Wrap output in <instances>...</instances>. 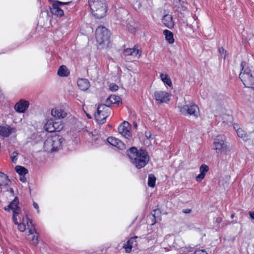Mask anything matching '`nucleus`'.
<instances>
[{
  "instance_id": "obj_8",
  "label": "nucleus",
  "mask_w": 254,
  "mask_h": 254,
  "mask_svg": "<svg viewBox=\"0 0 254 254\" xmlns=\"http://www.w3.org/2000/svg\"><path fill=\"white\" fill-rule=\"evenodd\" d=\"M225 136L223 135H219L214 139L213 149L215 150L218 154H222L225 152L226 145L225 143Z\"/></svg>"
},
{
  "instance_id": "obj_44",
  "label": "nucleus",
  "mask_w": 254,
  "mask_h": 254,
  "mask_svg": "<svg viewBox=\"0 0 254 254\" xmlns=\"http://www.w3.org/2000/svg\"><path fill=\"white\" fill-rule=\"evenodd\" d=\"M151 134L150 131L145 132V136L147 138H148V139L151 138Z\"/></svg>"
},
{
  "instance_id": "obj_21",
  "label": "nucleus",
  "mask_w": 254,
  "mask_h": 254,
  "mask_svg": "<svg viewBox=\"0 0 254 254\" xmlns=\"http://www.w3.org/2000/svg\"><path fill=\"white\" fill-rule=\"evenodd\" d=\"M9 182L7 176L0 172V187L8 185Z\"/></svg>"
},
{
  "instance_id": "obj_17",
  "label": "nucleus",
  "mask_w": 254,
  "mask_h": 254,
  "mask_svg": "<svg viewBox=\"0 0 254 254\" xmlns=\"http://www.w3.org/2000/svg\"><path fill=\"white\" fill-rule=\"evenodd\" d=\"M51 115L56 119H61L65 117L67 114L61 108H55L52 110Z\"/></svg>"
},
{
  "instance_id": "obj_30",
  "label": "nucleus",
  "mask_w": 254,
  "mask_h": 254,
  "mask_svg": "<svg viewBox=\"0 0 254 254\" xmlns=\"http://www.w3.org/2000/svg\"><path fill=\"white\" fill-rule=\"evenodd\" d=\"M26 226L29 230V235H33L36 231L35 230V227L32 224V222L31 220H29L28 224H26Z\"/></svg>"
},
{
  "instance_id": "obj_6",
  "label": "nucleus",
  "mask_w": 254,
  "mask_h": 254,
  "mask_svg": "<svg viewBox=\"0 0 254 254\" xmlns=\"http://www.w3.org/2000/svg\"><path fill=\"white\" fill-rule=\"evenodd\" d=\"M110 37V31L105 27L99 26L96 30V39L97 42L100 44L108 43Z\"/></svg>"
},
{
  "instance_id": "obj_49",
  "label": "nucleus",
  "mask_w": 254,
  "mask_h": 254,
  "mask_svg": "<svg viewBox=\"0 0 254 254\" xmlns=\"http://www.w3.org/2000/svg\"><path fill=\"white\" fill-rule=\"evenodd\" d=\"M140 3H138V8H139V7H140Z\"/></svg>"
},
{
  "instance_id": "obj_29",
  "label": "nucleus",
  "mask_w": 254,
  "mask_h": 254,
  "mask_svg": "<svg viewBox=\"0 0 254 254\" xmlns=\"http://www.w3.org/2000/svg\"><path fill=\"white\" fill-rule=\"evenodd\" d=\"M156 178L153 174H150L148 176V185L149 187L153 188L155 185Z\"/></svg>"
},
{
  "instance_id": "obj_1",
  "label": "nucleus",
  "mask_w": 254,
  "mask_h": 254,
  "mask_svg": "<svg viewBox=\"0 0 254 254\" xmlns=\"http://www.w3.org/2000/svg\"><path fill=\"white\" fill-rule=\"evenodd\" d=\"M131 163L138 169L144 167L149 160L147 152L142 149L137 151L135 147H131L127 151Z\"/></svg>"
},
{
  "instance_id": "obj_39",
  "label": "nucleus",
  "mask_w": 254,
  "mask_h": 254,
  "mask_svg": "<svg viewBox=\"0 0 254 254\" xmlns=\"http://www.w3.org/2000/svg\"><path fill=\"white\" fill-rule=\"evenodd\" d=\"M30 220H29L28 217L27 215L25 216H24L22 219V224H25L26 225L27 224H28V222Z\"/></svg>"
},
{
  "instance_id": "obj_20",
  "label": "nucleus",
  "mask_w": 254,
  "mask_h": 254,
  "mask_svg": "<svg viewBox=\"0 0 254 254\" xmlns=\"http://www.w3.org/2000/svg\"><path fill=\"white\" fill-rule=\"evenodd\" d=\"M120 102V98L116 95H111L106 101L107 105L109 104H119Z\"/></svg>"
},
{
  "instance_id": "obj_14",
  "label": "nucleus",
  "mask_w": 254,
  "mask_h": 254,
  "mask_svg": "<svg viewBox=\"0 0 254 254\" xmlns=\"http://www.w3.org/2000/svg\"><path fill=\"white\" fill-rule=\"evenodd\" d=\"M17 129L9 126H0V135L3 137H8L11 134L16 132Z\"/></svg>"
},
{
  "instance_id": "obj_2",
  "label": "nucleus",
  "mask_w": 254,
  "mask_h": 254,
  "mask_svg": "<svg viewBox=\"0 0 254 254\" xmlns=\"http://www.w3.org/2000/svg\"><path fill=\"white\" fill-rule=\"evenodd\" d=\"M64 138L60 135H55L48 137L45 141L44 148L49 152H56L62 148Z\"/></svg>"
},
{
  "instance_id": "obj_12",
  "label": "nucleus",
  "mask_w": 254,
  "mask_h": 254,
  "mask_svg": "<svg viewBox=\"0 0 254 254\" xmlns=\"http://www.w3.org/2000/svg\"><path fill=\"white\" fill-rule=\"evenodd\" d=\"M171 94L163 91H156L154 93V98L158 104L167 103L170 99Z\"/></svg>"
},
{
  "instance_id": "obj_27",
  "label": "nucleus",
  "mask_w": 254,
  "mask_h": 254,
  "mask_svg": "<svg viewBox=\"0 0 254 254\" xmlns=\"http://www.w3.org/2000/svg\"><path fill=\"white\" fill-rule=\"evenodd\" d=\"M16 172L20 175H25L28 173V170L25 168L20 166H16L15 167Z\"/></svg>"
},
{
  "instance_id": "obj_43",
  "label": "nucleus",
  "mask_w": 254,
  "mask_h": 254,
  "mask_svg": "<svg viewBox=\"0 0 254 254\" xmlns=\"http://www.w3.org/2000/svg\"><path fill=\"white\" fill-rule=\"evenodd\" d=\"M33 206H34V208L37 210V212H38V213H39V206H38V204L37 203H36V202H33Z\"/></svg>"
},
{
  "instance_id": "obj_13",
  "label": "nucleus",
  "mask_w": 254,
  "mask_h": 254,
  "mask_svg": "<svg viewBox=\"0 0 254 254\" xmlns=\"http://www.w3.org/2000/svg\"><path fill=\"white\" fill-rule=\"evenodd\" d=\"M124 54L125 56H131L134 58L138 59L141 54V51L138 46L135 45L133 48H127L124 50Z\"/></svg>"
},
{
  "instance_id": "obj_28",
  "label": "nucleus",
  "mask_w": 254,
  "mask_h": 254,
  "mask_svg": "<svg viewBox=\"0 0 254 254\" xmlns=\"http://www.w3.org/2000/svg\"><path fill=\"white\" fill-rule=\"evenodd\" d=\"M53 125H54L55 132L62 130L64 127V124L61 121L53 122Z\"/></svg>"
},
{
  "instance_id": "obj_24",
  "label": "nucleus",
  "mask_w": 254,
  "mask_h": 254,
  "mask_svg": "<svg viewBox=\"0 0 254 254\" xmlns=\"http://www.w3.org/2000/svg\"><path fill=\"white\" fill-rule=\"evenodd\" d=\"M134 242V239L133 238H131L129 239L127 244L124 245V248L125 249L126 252L127 253H129L131 251V248L132 247V244Z\"/></svg>"
},
{
  "instance_id": "obj_22",
  "label": "nucleus",
  "mask_w": 254,
  "mask_h": 254,
  "mask_svg": "<svg viewBox=\"0 0 254 254\" xmlns=\"http://www.w3.org/2000/svg\"><path fill=\"white\" fill-rule=\"evenodd\" d=\"M58 74L60 76H67L69 74V71L68 69L67 68L66 66L62 65L61 66L58 71Z\"/></svg>"
},
{
  "instance_id": "obj_46",
  "label": "nucleus",
  "mask_w": 254,
  "mask_h": 254,
  "mask_svg": "<svg viewBox=\"0 0 254 254\" xmlns=\"http://www.w3.org/2000/svg\"><path fill=\"white\" fill-rule=\"evenodd\" d=\"M249 213H250V215L252 219H254V211L250 212Z\"/></svg>"
},
{
  "instance_id": "obj_16",
  "label": "nucleus",
  "mask_w": 254,
  "mask_h": 254,
  "mask_svg": "<svg viewBox=\"0 0 254 254\" xmlns=\"http://www.w3.org/2000/svg\"><path fill=\"white\" fill-rule=\"evenodd\" d=\"M29 102L25 100H20L17 103L14 107L16 111L19 113H24L28 108Z\"/></svg>"
},
{
  "instance_id": "obj_32",
  "label": "nucleus",
  "mask_w": 254,
  "mask_h": 254,
  "mask_svg": "<svg viewBox=\"0 0 254 254\" xmlns=\"http://www.w3.org/2000/svg\"><path fill=\"white\" fill-rule=\"evenodd\" d=\"M32 235L31 243L33 245L36 246L38 244V234L36 232H35Z\"/></svg>"
},
{
  "instance_id": "obj_42",
  "label": "nucleus",
  "mask_w": 254,
  "mask_h": 254,
  "mask_svg": "<svg viewBox=\"0 0 254 254\" xmlns=\"http://www.w3.org/2000/svg\"><path fill=\"white\" fill-rule=\"evenodd\" d=\"M182 212L185 214H189L191 212V209L190 208L184 209L182 210Z\"/></svg>"
},
{
  "instance_id": "obj_4",
  "label": "nucleus",
  "mask_w": 254,
  "mask_h": 254,
  "mask_svg": "<svg viewBox=\"0 0 254 254\" xmlns=\"http://www.w3.org/2000/svg\"><path fill=\"white\" fill-rule=\"evenodd\" d=\"M241 71L239 74V78L247 88L254 89V78L250 72V69L247 66L246 62H242L241 64Z\"/></svg>"
},
{
  "instance_id": "obj_26",
  "label": "nucleus",
  "mask_w": 254,
  "mask_h": 254,
  "mask_svg": "<svg viewBox=\"0 0 254 254\" xmlns=\"http://www.w3.org/2000/svg\"><path fill=\"white\" fill-rule=\"evenodd\" d=\"M161 78L162 81L168 85L169 86H171L172 85V83L171 80L169 76L166 74L161 73L160 74Z\"/></svg>"
},
{
  "instance_id": "obj_37",
  "label": "nucleus",
  "mask_w": 254,
  "mask_h": 254,
  "mask_svg": "<svg viewBox=\"0 0 254 254\" xmlns=\"http://www.w3.org/2000/svg\"><path fill=\"white\" fill-rule=\"evenodd\" d=\"M205 175L202 174V173H200L196 177V181L197 182H200L205 177Z\"/></svg>"
},
{
  "instance_id": "obj_5",
  "label": "nucleus",
  "mask_w": 254,
  "mask_h": 254,
  "mask_svg": "<svg viewBox=\"0 0 254 254\" xmlns=\"http://www.w3.org/2000/svg\"><path fill=\"white\" fill-rule=\"evenodd\" d=\"M110 110L109 105L107 104H101L98 106L97 113L95 114V118L98 124H103L106 122Z\"/></svg>"
},
{
  "instance_id": "obj_38",
  "label": "nucleus",
  "mask_w": 254,
  "mask_h": 254,
  "mask_svg": "<svg viewBox=\"0 0 254 254\" xmlns=\"http://www.w3.org/2000/svg\"><path fill=\"white\" fill-rule=\"evenodd\" d=\"M18 155V153L16 152H14L12 153V156L11 157V160L13 162L15 163L17 160V156Z\"/></svg>"
},
{
  "instance_id": "obj_47",
  "label": "nucleus",
  "mask_w": 254,
  "mask_h": 254,
  "mask_svg": "<svg viewBox=\"0 0 254 254\" xmlns=\"http://www.w3.org/2000/svg\"><path fill=\"white\" fill-rule=\"evenodd\" d=\"M87 117H88L89 119H91V116H89V115H88V114L87 115Z\"/></svg>"
},
{
  "instance_id": "obj_36",
  "label": "nucleus",
  "mask_w": 254,
  "mask_h": 254,
  "mask_svg": "<svg viewBox=\"0 0 254 254\" xmlns=\"http://www.w3.org/2000/svg\"><path fill=\"white\" fill-rule=\"evenodd\" d=\"M160 213V211L159 209H154L153 210L152 212H151V214L154 217V218H156V215H159Z\"/></svg>"
},
{
  "instance_id": "obj_41",
  "label": "nucleus",
  "mask_w": 254,
  "mask_h": 254,
  "mask_svg": "<svg viewBox=\"0 0 254 254\" xmlns=\"http://www.w3.org/2000/svg\"><path fill=\"white\" fill-rule=\"evenodd\" d=\"M241 132L239 131V137L242 138L244 140H247L248 138L246 134H243V133L240 134Z\"/></svg>"
},
{
  "instance_id": "obj_35",
  "label": "nucleus",
  "mask_w": 254,
  "mask_h": 254,
  "mask_svg": "<svg viewBox=\"0 0 254 254\" xmlns=\"http://www.w3.org/2000/svg\"><path fill=\"white\" fill-rule=\"evenodd\" d=\"M118 86L114 83H111L109 86V89L112 91H116L118 90Z\"/></svg>"
},
{
  "instance_id": "obj_31",
  "label": "nucleus",
  "mask_w": 254,
  "mask_h": 254,
  "mask_svg": "<svg viewBox=\"0 0 254 254\" xmlns=\"http://www.w3.org/2000/svg\"><path fill=\"white\" fill-rule=\"evenodd\" d=\"M208 166L205 164H202L199 168V171L200 173H202L204 175H206V173L208 171Z\"/></svg>"
},
{
  "instance_id": "obj_11",
  "label": "nucleus",
  "mask_w": 254,
  "mask_h": 254,
  "mask_svg": "<svg viewBox=\"0 0 254 254\" xmlns=\"http://www.w3.org/2000/svg\"><path fill=\"white\" fill-rule=\"evenodd\" d=\"M130 126L127 122L124 121L118 127L119 133L128 140L132 139L131 133L130 131Z\"/></svg>"
},
{
  "instance_id": "obj_15",
  "label": "nucleus",
  "mask_w": 254,
  "mask_h": 254,
  "mask_svg": "<svg viewBox=\"0 0 254 254\" xmlns=\"http://www.w3.org/2000/svg\"><path fill=\"white\" fill-rule=\"evenodd\" d=\"M107 141L112 145L114 146L120 150H124L126 148L125 144L121 140L114 137H109Z\"/></svg>"
},
{
  "instance_id": "obj_50",
  "label": "nucleus",
  "mask_w": 254,
  "mask_h": 254,
  "mask_svg": "<svg viewBox=\"0 0 254 254\" xmlns=\"http://www.w3.org/2000/svg\"><path fill=\"white\" fill-rule=\"evenodd\" d=\"M238 130L236 129V131L237 132H238Z\"/></svg>"
},
{
  "instance_id": "obj_3",
  "label": "nucleus",
  "mask_w": 254,
  "mask_h": 254,
  "mask_svg": "<svg viewBox=\"0 0 254 254\" xmlns=\"http://www.w3.org/2000/svg\"><path fill=\"white\" fill-rule=\"evenodd\" d=\"M89 5L93 15L97 18L104 17L107 11L105 0H92Z\"/></svg>"
},
{
  "instance_id": "obj_23",
  "label": "nucleus",
  "mask_w": 254,
  "mask_h": 254,
  "mask_svg": "<svg viewBox=\"0 0 254 254\" xmlns=\"http://www.w3.org/2000/svg\"><path fill=\"white\" fill-rule=\"evenodd\" d=\"M163 34L165 36L166 40L170 43L173 44L174 42V39L173 37V34L172 32L168 30H165L163 31Z\"/></svg>"
},
{
  "instance_id": "obj_33",
  "label": "nucleus",
  "mask_w": 254,
  "mask_h": 254,
  "mask_svg": "<svg viewBox=\"0 0 254 254\" xmlns=\"http://www.w3.org/2000/svg\"><path fill=\"white\" fill-rule=\"evenodd\" d=\"M219 52L221 55V57L225 59L226 57V51L222 47H221L219 49Z\"/></svg>"
},
{
  "instance_id": "obj_40",
  "label": "nucleus",
  "mask_w": 254,
  "mask_h": 254,
  "mask_svg": "<svg viewBox=\"0 0 254 254\" xmlns=\"http://www.w3.org/2000/svg\"><path fill=\"white\" fill-rule=\"evenodd\" d=\"M194 254H208L206 251L203 250H197Z\"/></svg>"
},
{
  "instance_id": "obj_9",
  "label": "nucleus",
  "mask_w": 254,
  "mask_h": 254,
  "mask_svg": "<svg viewBox=\"0 0 254 254\" xmlns=\"http://www.w3.org/2000/svg\"><path fill=\"white\" fill-rule=\"evenodd\" d=\"M180 113L184 116H193L197 117V112L199 110L198 107L193 104H186L179 107Z\"/></svg>"
},
{
  "instance_id": "obj_34",
  "label": "nucleus",
  "mask_w": 254,
  "mask_h": 254,
  "mask_svg": "<svg viewBox=\"0 0 254 254\" xmlns=\"http://www.w3.org/2000/svg\"><path fill=\"white\" fill-rule=\"evenodd\" d=\"M18 226V228L19 231L21 232H23L26 230V225L22 224L21 223H19L18 222V224H16Z\"/></svg>"
},
{
  "instance_id": "obj_19",
  "label": "nucleus",
  "mask_w": 254,
  "mask_h": 254,
  "mask_svg": "<svg viewBox=\"0 0 254 254\" xmlns=\"http://www.w3.org/2000/svg\"><path fill=\"white\" fill-rule=\"evenodd\" d=\"M77 83L78 87L82 91L87 90L90 85L88 80L85 78L78 79Z\"/></svg>"
},
{
  "instance_id": "obj_18",
  "label": "nucleus",
  "mask_w": 254,
  "mask_h": 254,
  "mask_svg": "<svg viewBox=\"0 0 254 254\" xmlns=\"http://www.w3.org/2000/svg\"><path fill=\"white\" fill-rule=\"evenodd\" d=\"M162 22L166 27L170 29L173 28L174 26L172 16L170 14L165 15L162 18Z\"/></svg>"
},
{
  "instance_id": "obj_10",
  "label": "nucleus",
  "mask_w": 254,
  "mask_h": 254,
  "mask_svg": "<svg viewBox=\"0 0 254 254\" xmlns=\"http://www.w3.org/2000/svg\"><path fill=\"white\" fill-rule=\"evenodd\" d=\"M70 3V2H63L59 1H53L50 11L53 14L61 17L64 14V10L61 7L64 5L69 4Z\"/></svg>"
},
{
  "instance_id": "obj_45",
  "label": "nucleus",
  "mask_w": 254,
  "mask_h": 254,
  "mask_svg": "<svg viewBox=\"0 0 254 254\" xmlns=\"http://www.w3.org/2000/svg\"><path fill=\"white\" fill-rule=\"evenodd\" d=\"M20 180L22 182H25L26 181V178L25 177L24 175H23V176H20Z\"/></svg>"
},
{
  "instance_id": "obj_25",
  "label": "nucleus",
  "mask_w": 254,
  "mask_h": 254,
  "mask_svg": "<svg viewBox=\"0 0 254 254\" xmlns=\"http://www.w3.org/2000/svg\"><path fill=\"white\" fill-rule=\"evenodd\" d=\"M45 129L50 132H55L54 125H53V121L49 120L47 122L45 125Z\"/></svg>"
},
{
  "instance_id": "obj_48",
  "label": "nucleus",
  "mask_w": 254,
  "mask_h": 254,
  "mask_svg": "<svg viewBox=\"0 0 254 254\" xmlns=\"http://www.w3.org/2000/svg\"><path fill=\"white\" fill-rule=\"evenodd\" d=\"M234 216V214H232L231 216V217L232 218H233Z\"/></svg>"
},
{
  "instance_id": "obj_7",
  "label": "nucleus",
  "mask_w": 254,
  "mask_h": 254,
  "mask_svg": "<svg viewBox=\"0 0 254 254\" xmlns=\"http://www.w3.org/2000/svg\"><path fill=\"white\" fill-rule=\"evenodd\" d=\"M18 199L16 197H15L8 205H7L6 207H5L4 208V210L6 211H9L10 210L12 211V220L13 223L15 224H18L17 216L21 212V209L18 206Z\"/></svg>"
}]
</instances>
